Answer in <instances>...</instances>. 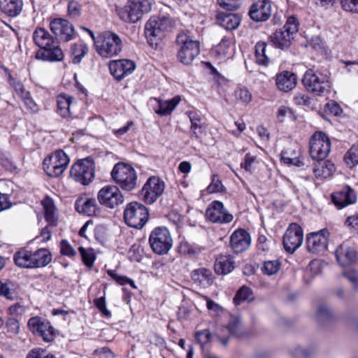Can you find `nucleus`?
I'll return each instance as SVG.
<instances>
[{
	"mask_svg": "<svg viewBox=\"0 0 358 358\" xmlns=\"http://www.w3.org/2000/svg\"><path fill=\"white\" fill-rule=\"evenodd\" d=\"M173 27L172 19L166 15L152 16L145 26V36L148 43L157 48L162 38V33L169 31Z\"/></svg>",
	"mask_w": 358,
	"mask_h": 358,
	"instance_id": "obj_1",
	"label": "nucleus"
},
{
	"mask_svg": "<svg viewBox=\"0 0 358 358\" xmlns=\"http://www.w3.org/2000/svg\"><path fill=\"white\" fill-rule=\"evenodd\" d=\"M122 41L117 34L106 31L98 34L95 50L101 57L105 58L117 57L122 52Z\"/></svg>",
	"mask_w": 358,
	"mask_h": 358,
	"instance_id": "obj_2",
	"label": "nucleus"
},
{
	"mask_svg": "<svg viewBox=\"0 0 358 358\" xmlns=\"http://www.w3.org/2000/svg\"><path fill=\"white\" fill-rule=\"evenodd\" d=\"M303 84L308 91L312 92L317 95L324 96L330 92L331 83L329 73L315 71L313 69H308L303 75Z\"/></svg>",
	"mask_w": 358,
	"mask_h": 358,
	"instance_id": "obj_3",
	"label": "nucleus"
},
{
	"mask_svg": "<svg viewBox=\"0 0 358 358\" xmlns=\"http://www.w3.org/2000/svg\"><path fill=\"white\" fill-rule=\"evenodd\" d=\"M176 43L180 47L177 58L185 65H189L200 53V43L194 40L187 34L180 33L177 36Z\"/></svg>",
	"mask_w": 358,
	"mask_h": 358,
	"instance_id": "obj_4",
	"label": "nucleus"
},
{
	"mask_svg": "<svg viewBox=\"0 0 358 358\" xmlns=\"http://www.w3.org/2000/svg\"><path fill=\"white\" fill-rule=\"evenodd\" d=\"M297 31V19L294 16L289 17L283 27L276 30L271 36V40L277 48L282 50L287 49L289 47Z\"/></svg>",
	"mask_w": 358,
	"mask_h": 358,
	"instance_id": "obj_5",
	"label": "nucleus"
},
{
	"mask_svg": "<svg viewBox=\"0 0 358 358\" xmlns=\"http://www.w3.org/2000/svg\"><path fill=\"white\" fill-rule=\"evenodd\" d=\"M149 242L153 252L157 255H165L173 246V238L165 227H157L150 233Z\"/></svg>",
	"mask_w": 358,
	"mask_h": 358,
	"instance_id": "obj_6",
	"label": "nucleus"
},
{
	"mask_svg": "<svg viewBox=\"0 0 358 358\" xmlns=\"http://www.w3.org/2000/svg\"><path fill=\"white\" fill-rule=\"evenodd\" d=\"M164 181L157 176H150L138 193L139 199L145 203L151 205L163 194Z\"/></svg>",
	"mask_w": 358,
	"mask_h": 358,
	"instance_id": "obj_7",
	"label": "nucleus"
},
{
	"mask_svg": "<svg viewBox=\"0 0 358 358\" xmlns=\"http://www.w3.org/2000/svg\"><path fill=\"white\" fill-rule=\"evenodd\" d=\"M69 162L68 155L63 150H57L44 159L43 170L50 177H59L66 169Z\"/></svg>",
	"mask_w": 358,
	"mask_h": 358,
	"instance_id": "obj_8",
	"label": "nucleus"
},
{
	"mask_svg": "<svg viewBox=\"0 0 358 358\" xmlns=\"http://www.w3.org/2000/svg\"><path fill=\"white\" fill-rule=\"evenodd\" d=\"M94 163L92 157H88L78 161L70 171L71 176L83 185H87L94 178Z\"/></svg>",
	"mask_w": 358,
	"mask_h": 358,
	"instance_id": "obj_9",
	"label": "nucleus"
},
{
	"mask_svg": "<svg viewBox=\"0 0 358 358\" xmlns=\"http://www.w3.org/2000/svg\"><path fill=\"white\" fill-rule=\"evenodd\" d=\"M330 150V140L326 134L317 131L311 136L309 153L313 160L323 161L329 154Z\"/></svg>",
	"mask_w": 358,
	"mask_h": 358,
	"instance_id": "obj_10",
	"label": "nucleus"
},
{
	"mask_svg": "<svg viewBox=\"0 0 358 358\" xmlns=\"http://www.w3.org/2000/svg\"><path fill=\"white\" fill-rule=\"evenodd\" d=\"M111 176L123 189L131 191L134 189V170L131 165L123 162L116 164L111 171Z\"/></svg>",
	"mask_w": 358,
	"mask_h": 358,
	"instance_id": "obj_11",
	"label": "nucleus"
},
{
	"mask_svg": "<svg viewBox=\"0 0 358 358\" xmlns=\"http://www.w3.org/2000/svg\"><path fill=\"white\" fill-rule=\"evenodd\" d=\"M29 329L35 335L41 337L45 342L54 340L56 333L50 322L41 317H31L27 322Z\"/></svg>",
	"mask_w": 358,
	"mask_h": 358,
	"instance_id": "obj_12",
	"label": "nucleus"
},
{
	"mask_svg": "<svg viewBox=\"0 0 358 358\" xmlns=\"http://www.w3.org/2000/svg\"><path fill=\"white\" fill-rule=\"evenodd\" d=\"M97 200L103 206L113 209L124 201L119 188L115 185H106L97 194Z\"/></svg>",
	"mask_w": 358,
	"mask_h": 358,
	"instance_id": "obj_13",
	"label": "nucleus"
},
{
	"mask_svg": "<svg viewBox=\"0 0 358 358\" xmlns=\"http://www.w3.org/2000/svg\"><path fill=\"white\" fill-rule=\"evenodd\" d=\"M243 334L241 321L239 317L231 316L227 326H222L217 330L216 336L224 345H227L231 336L240 338Z\"/></svg>",
	"mask_w": 358,
	"mask_h": 358,
	"instance_id": "obj_14",
	"label": "nucleus"
},
{
	"mask_svg": "<svg viewBox=\"0 0 358 358\" xmlns=\"http://www.w3.org/2000/svg\"><path fill=\"white\" fill-rule=\"evenodd\" d=\"M303 240L302 228L296 223H292L286 230L282 243L285 250L289 253H293L301 245Z\"/></svg>",
	"mask_w": 358,
	"mask_h": 358,
	"instance_id": "obj_15",
	"label": "nucleus"
},
{
	"mask_svg": "<svg viewBox=\"0 0 358 358\" xmlns=\"http://www.w3.org/2000/svg\"><path fill=\"white\" fill-rule=\"evenodd\" d=\"M206 216L210 222L219 224H228L234 219L233 215L220 201H213L209 204L206 210Z\"/></svg>",
	"mask_w": 358,
	"mask_h": 358,
	"instance_id": "obj_16",
	"label": "nucleus"
},
{
	"mask_svg": "<svg viewBox=\"0 0 358 358\" xmlns=\"http://www.w3.org/2000/svg\"><path fill=\"white\" fill-rule=\"evenodd\" d=\"M329 235V233L327 229L308 234L306 245L308 251L313 253L324 251L327 248Z\"/></svg>",
	"mask_w": 358,
	"mask_h": 358,
	"instance_id": "obj_17",
	"label": "nucleus"
},
{
	"mask_svg": "<svg viewBox=\"0 0 358 358\" xmlns=\"http://www.w3.org/2000/svg\"><path fill=\"white\" fill-rule=\"evenodd\" d=\"M50 28L55 36L64 41L71 40L75 31L73 24L62 18H55L52 20Z\"/></svg>",
	"mask_w": 358,
	"mask_h": 358,
	"instance_id": "obj_18",
	"label": "nucleus"
},
{
	"mask_svg": "<svg viewBox=\"0 0 358 358\" xmlns=\"http://www.w3.org/2000/svg\"><path fill=\"white\" fill-rule=\"evenodd\" d=\"M108 65L110 73L117 80L124 78L134 71V62L130 59L113 60Z\"/></svg>",
	"mask_w": 358,
	"mask_h": 358,
	"instance_id": "obj_19",
	"label": "nucleus"
},
{
	"mask_svg": "<svg viewBox=\"0 0 358 358\" xmlns=\"http://www.w3.org/2000/svg\"><path fill=\"white\" fill-rule=\"evenodd\" d=\"M331 201L338 208L341 209L357 201V194L350 186H345L341 190L331 194Z\"/></svg>",
	"mask_w": 358,
	"mask_h": 358,
	"instance_id": "obj_20",
	"label": "nucleus"
},
{
	"mask_svg": "<svg viewBox=\"0 0 358 358\" xmlns=\"http://www.w3.org/2000/svg\"><path fill=\"white\" fill-rule=\"evenodd\" d=\"M180 97L174 96L169 100H162L157 98H150L149 104L156 113L161 116L170 115L180 101Z\"/></svg>",
	"mask_w": 358,
	"mask_h": 358,
	"instance_id": "obj_21",
	"label": "nucleus"
},
{
	"mask_svg": "<svg viewBox=\"0 0 358 358\" xmlns=\"http://www.w3.org/2000/svg\"><path fill=\"white\" fill-rule=\"evenodd\" d=\"M272 6L269 0H259L252 4L249 12L252 20L256 22L267 20L271 15Z\"/></svg>",
	"mask_w": 358,
	"mask_h": 358,
	"instance_id": "obj_22",
	"label": "nucleus"
},
{
	"mask_svg": "<svg viewBox=\"0 0 358 358\" xmlns=\"http://www.w3.org/2000/svg\"><path fill=\"white\" fill-rule=\"evenodd\" d=\"M36 58L45 62H60L64 58V53L56 41L50 46L38 50L36 52Z\"/></svg>",
	"mask_w": 358,
	"mask_h": 358,
	"instance_id": "obj_23",
	"label": "nucleus"
},
{
	"mask_svg": "<svg viewBox=\"0 0 358 358\" xmlns=\"http://www.w3.org/2000/svg\"><path fill=\"white\" fill-rule=\"evenodd\" d=\"M250 245V236L243 229L236 230L230 237V245L236 253L247 250Z\"/></svg>",
	"mask_w": 358,
	"mask_h": 358,
	"instance_id": "obj_24",
	"label": "nucleus"
},
{
	"mask_svg": "<svg viewBox=\"0 0 358 358\" xmlns=\"http://www.w3.org/2000/svg\"><path fill=\"white\" fill-rule=\"evenodd\" d=\"M57 112L63 117H69L76 106L74 97L66 94H61L57 97Z\"/></svg>",
	"mask_w": 358,
	"mask_h": 358,
	"instance_id": "obj_25",
	"label": "nucleus"
},
{
	"mask_svg": "<svg viewBox=\"0 0 358 358\" xmlns=\"http://www.w3.org/2000/svg\"><path fill=\"white\" fill-rule=\"evenodd\" d=\"M335 255L338 262L342 266L350 265L357 259L356 251L344 243L336 248Z\"/></svg>",
	"mask_w": 358,
	"mask_h": 358,
	"instance_id": "obj_26",
	"label": "nucleus"
},
{
	"mask_svg": "<svg viewBox=\"0 0 358 358\" xmlns=\"http://www.w3.org/2000/svg\"><path fill=\"white\" fill-rule=\"evenodd\" d=\"M216 20L218 24L228 31L237 29L241 20L238 15L228 12H217Z\"/></svg>",
	"mask_w": 358,
	"mask_h": 358,
	"instance_id": "obj_27",
	"label": "nucleus"
},
{
	"mask_svg": "<svg viewBox=\"0 0 358 358\" xmlns=\"http://www.w3.org/2000/svg\"><path fill=\"white\" fill-rule=\"evenodd\" d=\"M275 83L280 91L288 92L295 87L296 78L292 72L283 71L277 75Z\"/></svg>",
	"mask_w": 358,
	"mask_h": 358,
	"instance_id": "obj_28",
	"label": "nucleus"
},
{
	"mask_svg": "<svg viewBox=\"0 0 358 358\" xmlns=\"http://www.w3.org/2000/svg\"><path fill=\"white\" fill-rule=\"evenodd\" d=\"M22 7V0H0V10L9 17L19 15Z\"/></svg>",
	"mask_w": 358,
	"mask_h": 358,
	"instance_id": "obj_29",
	"label": "nucleus"
},
{
	"mask_svg": "<svg viewBox=\"0 0 358 358\" xmlns=\"http://www.w3.org/2000/svg\"><path fill=\"white\" fill-rule=\"evenodd\" d=\"M234 268V261L231 255H220L215 260L214 269L217 274L227 275Z\"/></svg>",
	"mask_w": 358,
	"mask_h": 358,
	"instance_id": "obj_30",
	"label": "nucleus"
},
{
	"mask_svg": "<svg viewBox=\"0 0 358 358\" xmlns=\"http://www.w3.org/2000/svg\"><path fill=\"white\" fill-rule=\"evenodd\" d=\"M76 209L78 212L88 216L97 215L100 212L94 199H79L76 202Z\"/></svg>",
	"mask_w": 358,
	"mask_h": 358,
	"instance_id": "obj_31",
	"label": "nucleus"
},
{
	"mask_svg": "<svg viewBox=\"0 0 358 358\" xmlns=\"http://www.w3.org/2000/svg\"><path fill=\"white\" fill-rule=\"evenodd\" d=\"M33 40L34 43L40 49L50 46L52 43L56 42L54 37L44 28H36L33 33Z\"/></svg>",
	"mask_w": 358,
	"mask_h": 358,
	"instance_id": "obj_32",
	"label": "nucleus"
},
{
	"mask_svg": "<svg viewBox=\"0 0 358 358\" xmlns=\"http://www.w3.org/2000/svg\"><path fill=\"white\" fill-rule=\"evenodd\" d=\"M14 262L20 268H34V253L31 251L22 250L14 255Z\"/></svg>",
	"mask_w": 358,
	"mask_h": 358,
	"instance_id": "obj_33",
	"label": "nucleus"
},
{
	"mask_svg": "<svg viewBox=\"0 0 358 358\" xmlns=\"http://www.w3.org/2000/svg\"><path fill=\"white\" fill-rule=\"evenodd\" d=\"M334 171V164L330 161L319 162L313 169L315 177L320 179H324L331 176Z\"/></svg>",
	"mask_w": 358,
	"mask_h": 358,
	"instance_id": "obj_34",
	"label": "nucleus"
},
{
	"mask_svg": "<svg viewBox=\"0 0 358 358\" xmlns=\"http://www.w3.org/2000/svg\"><path fill=\"white\" fill-rule=\"evenodd\" d=\"M211 275V271L205 268L195 269L191 273L192 280L203 287L210 284Z\"/></svg>",
	"mask_w": 358,
	"mask_h": 358,
	"instance_id": "obj_35",
	"label": "nucleus"
},
{
	"mask_svg": "<svg viewBox=\"0 0 358 358\" xmlns=\"http://www.w3.org/2000/svg\"><path fill=\"white\" fill-rule=\"evenodd\" d=\"M34 253V268L47 266L52 260L50 251L45 248L37 250Z\"/></svg>",
	"mask_w": 358,
	"mask_h": 358,
	"instance_id": "obj_36",
	"label": "nucleus"
},
{
	"mask_svg": "<svg viewBox=\"0 0 358 358\" xmlns=\"http://www.w3.org/2000/svg\"><path fill=\"white\" fill-rule=\"evenodd\" d=\"M267 45L265 42L259 41L255 45L256 62L262 66H267L270 62L266 50Z\"/></svg>",
	"mask_w": 358,
	"mask_h": 358,
	"instance_id": "obj_37",
	"label": "nucleus"
},
{
	"mask_svg": "<svg viewBox=\"0 0 358 358\" xmlns=\"http://www.w3.org/2000/svg\"><path fill=\"white\" fill-rule=\"evenodd\" d=\"M134 10V0H128L127 3L122 8H120L117 9L118 15L120 18L127 22V23H132L134 22L132 20V16Z\"/></svg>",
	"mask_w": 358,
	"mask_h": 358,
	"instance_id": "obj_38",
	"label": "nucleus"
},
{
	"mask_svg": "<svg viewBox=\"0 0 358 358\" xmlns=\"http://www.w3.org/2000/svg\"><path fill=\"white\" fill-rule=\"evenodd\" d=\"M46 221L51 225L55 226L57 223V217L55 213V206L52 201L47 199L43 201Z\"/></svg>",
	"mask_w": 358,
	"mask_h": 358,
	"instance_id": "obj_39",
	"label": "nucleus"
},
{
	"mask_svg": "<svg viewBox=\"0 0 358 358\" xmlns=\"http://www.w3.org/2000/svg\"><path fill=\"white\" fill-rule=\"evenodd\" d=\"M73 61L75 64H79L88 51L87 45L84 43H76L71 46Z\"/></svg>",
	"mask_w": 358,
	"mask_h": 358,
	"instance_id": "obj_40",
	"label": "nucleus"
},
{
	"mask_svg": "<svg viewBox=\"0 0 358 358\" xmlns=\"http://www.w3.org/2000/svg\"><path fill=\"white\" fill-rule=\"evenodd\" d=\"M136 213L139 215V222L136 224V229H142L149 220V210L142 203L136 201Z\"/></svg>",
	"mask_w": 358,
	"mask_h": 358,
	"instance_id": "obj_41",
	"label": "nucleus"
},
{
	"mask_svg": "<svg viewBox=\"0 0 358 358\" xmlns=\"http://www.w3.org/2000/svg\"><path fill=\"white\" fill-rule=\"evenodd\" d=\"M316 320L319 324L322 325L332 319L331 310L324 305H320L316 312Z\"/></svg>",
	"mask_w": 358,
	"mask_h": 358,
	"instance_id": "obj_42",
	"label": "nucleus"
},
{
	"mask_svg": "<svg viewBox=\"0 0 358 358\" xmlns=\"http://www.w3.org/2000/svg\"><path fill=\"white\" fill-rule=\"evenodd\" d=\"M280 266L281 264L278 260L265 261L262 267V271L267 275H272L279 271Z\"/></svg>",
	"mask_w": 358,
	"mask_h": 358,
	"instance_id": "obj_43",
	"label": "nucleus"
},
{
	"mask_svg": "<svg viewBox=\"0 0 358 358\" xmlns=\"http://www.w3.org/2000/svg\"><path fill=\"white\" fill-rule=\"evenodd\" d=\"M344 160L350 167H354L358 164V145H353L350 148L345 155Z\"/></svg>",
	"mask_w": 358,
	"mask_h": 358,
	"instance_id": "obj_44",
	"label": "nucleus"
},
{
	"mask_svg": "<svg viewBox=\"0 0 358 358\" xmlns=\"http://www.w3.org/2000/svg\"><path fill=\"white\" fill-rule=\"evenodd\" d=\"M252 298L251 289L246 287H242L236 294L234 298V303L236 306H239L243 302L250 300Z\"/></svg>",
	"mask_w": 358,
	"mask_h": 358,
	"instance_id": "obj_45",
	"label": "nucleus"
},
{
	"mask_svg": "<svg viewBox=\"0 0 358 358\" xmlns=\"http://www.w3.org/2000/svg\"><path fill=\"white\" fill-rule=\"evenodd\" d=\"M234 95L236 100L242 103H249L252 100V94L245 87L236 89L234 91Z\"/></svg>",
	"mask_w": 358,
	"mask_h": 358,
	"instance_id": "obj_46",
	"label": "nucleus"
},
{
	"mask_svg": "<svg viewBox=\"0 0 358 358\" xmlns=\"http://www.w3.org/2000/svg\"><path fill=\"white\" fill-rule=\"evenodd\" d=\"M78 250L81 255L84 264L87 267H92L95 260V255L92 249H85L80 247Z\"/></svg>",
	"mask_w": 358,
	"mask_h": 358,
	"instance_id": "obj_47",
	"label": "nucleus"
},
{
	"mask_svg": "<svg viewBox=\"0 0 358 358\" xmlns=\"http://www.w3.org/2000/svg\"><path fill=\"white\" fill-rule=\"evenodd\" d=\"M187 115L191 122L190 127H205V122L201 113L199 111H189Z\"/></svg>",
	"mask_w": 358,
	"mask_h": 358,
	"instance_id": "obj_48",
	"label": "nucleus"
},
{
	"mask_svg": "<svg viewBox=\"0 0 358 358\" xmlns=\"http://www.w3.org/2000/svg\"><path fill=\"white\" fill-rule=\"evenodd\" d=\"M7 332L11 336H16L20 333V324L18 320L15 317H9L6 322Z\"/></svg>",
	"mask_w": 358,
	"mask_h": 358,
	"instance_id": "obj_49",
	"label": "nucleus"
},
{
	"mask_svg": "<svg viewBox=\"0 0 358 358\" xmlns=\"http://www.w3.org/2000/svg\"><path fill=\"white\" fill-rule=\"evenodd\" d=\"M124 219L129 227H134V202L127 204L124 212Z\"/></svg>",
	"mask_w": 358,
	"mask_h": 358,
	"instance_id": "obj_50",
	"label": "nucleus"
},
{
	"mask_svg": "<svg viewBox=\"0 0 358 358\" xmlns=\"http://www.w3.org/2000/svg\"><path fill=\"white\" fill-rule=\"evenodd\" d=\"M0 296H3L7 299L15 300L17 298V294L13 289H10L8 284H4L0 281Z\"/></svg>",
	"mask_w": 358,
	"mask_h": 358,
	"instance_id": "obj_51",
	"label": "nucleus"
},
{
	"mask_svg": "<svg viewBox=\"0 0 358 358\" xmlns=\"http://www.w3.org/2000/svg\"><path fill=\"white\" fill-rule=\"evenodd\" d=\"M211 334L208 329H203L196 332L195 339L201 348L210 341Z\"/></svg>",
	"mask_w": 358,
	"mask_h": 358,
	"instance_id": "obj_52",
	"label": "nucleus"
},
{
	"mask_svg": "<svg viewBox=\"0 0 358 358\" xmlns=\"http://www.w3.org/2000/svg\"><path fill=\"white\" fill-rule=\"evenodd\" d=\"M107 273L118 284L122 285L129 284L131 287H134V282L132 280H130L125 276L119 275L115 271L108 270Z\"/></svg>",
	"mask_w": 358,
	"mask_h": 358,
	"instance_id": "obj_53",
	"label": "nucleus"
},
{
	"mask_svg": "<svg viewBox=\"0 0 358 358\" xmlns=\"http://www.w3.org/2000/svg\"><path fill=\"white\" fill-rule=\"evenodd\" d=\"M107 273L118 284L122 285L129 284L131 287H134V282L132 280H130L125 276L119 275L115 271L108 270Z\"/></svg>",
	"mask_w": 358,
	"mask_h": 358,
	"instance_id": "obj_54",
	"label": "nucleus"
},
{
	"mask_svg": "<svg viewBox=\"0 0 358 358\" xmlns=\"http://www.w3.org/2000/svg\"><path fill=\"white\" fill-rule=\"evenodd\" d=\"M27 358H55V357L40 348L31 350L27 356Z\"/></svg>",
	"mask_w": 358,
	"mask_h": 358,
	"instance_id": "obj_55",
	"label": "nucleus"
},
{
	"mask_svg": "<svg viewBox=\"0 0 358 358\" xmlns=\"http://www.w3.org/2000/svg\"><path fill=\"white\" fill-rule=\"evenodd\" d=\"M151 10L149 0H136V16L138 14L148 13Z\"/></svg>",
	"mask_w": 358,
	"mask_h": 358,
	"instance_id": "obj_56",
	"label": "nucleus"
},
{
	"mask_svg": "<svg viewBox=\"0 0 358 358\" xmlns=\"http://www.w3.org/2000/svg\"><path fill=\"white\" fill-rule=\"evenodd\" d=\"M341 5L345 11L358 13V0H341Z\"/></svg>",
	"mask_w": 358,
	"mask_h": 358,
	"instance_id": "obj_57",
	"label": "nucleus"
},
{
	"mask_svg": "<svg viewBox=\"0 0 358 358\" xmlns=\"http://www.w3.org/2000/svg\"><path fill=\"white\" fill-rule=\"evenodd\" d=\"M60 251L62 255L73 257L76 252L66 240H62L60 243Z\"/></svg>",
	"mask_w": 358,
	"mask_h": 358,
	"instance_id": "obj_58",
	"label": "nucleus"
},
{
	"mask_svg": "<svg viewBox=\"0 0 358 358\" xmlns=\"http://www.w3.org/2000/svg\"><path fill=\"white\" fill-rule=\"evenodd\" d=\"M10 84L14 88L15 92L18 94V96L22 98L24 96H27L29 92L27 91L21 82L17 81L15 79H10Z\"/></svg>",
	"mask_w": 358,
	"mask_h": 358,
	"instance_id": "obj_59",
	"label": "nucleus"
},
{
	"mask_svg": "<svg viewBox=\"0 0 358 358\" xmlns=\"http://www.w3.org/2000/svg\"><path fill=\"white\" fill-rule=\"evenodd\" d=\"M223 185L216 175L213 176L212 181L207 189L210 193L219 192L222 189Z\"/></svg>",
	"mask_w": 358,
	"mask_h": 358,
	"instance_id": "obj_60",
	"label": "nucleus"
},
{
	"mask_svg": "<svg viewBox=\"0 0 358 358\" xmlns=\"http://www.w3.org/2000/svg\"><path fill=\"white\" fill-rule=\"evenodd\" d=\"M7 311L8 313L10 315L18 316L22 315L25 313L26 308L23 305L20 304V303H16L10 306L8 308Z\"/></svg>",
	"mask_w": 358,
	"mask_h": 358,
	"instance_id": "obj_61",
	"label": "nucleus"
},
{
	"mask_svg": "<svg viewBox=\"0 0 358 358\" xmlns=\"http://www.w3.org/2000/svg\"><path fill=\"white\" fill-rule=\"evenodd\" d=\"M343 275L352 284L355 289L358 288V273L355 270H346Z\"/></svg>",
	"mask_w": 358,
	"mask_h": 358,
	"instance_id": "obj_62",
	"label": "nucleus"
},
{
	"mask_svg": "<svg viewBox=\"0 0 358 358\" xmlns=\"http://www.w3.org/2000/svg\"><path fill=\"white\" fill-rule=\"evenodd\" d=\"M255 159V156H252L250 153H247L244 157V161L241 164V168H243L247 171H251Z\"/></svg>",
	"mask_w": 358,
	"mask_h": 358,
	"instance_id": "obj_63",
	"label": "nucleus"
},
{
	"mask_svg": "<svg viewBox=\"0 0 358 358\" xmlns=\"http://www.w3.org/2000/svg\"><path fill=\"white\" fill-rule=\"evenodd\" d=\"M326 108L329 110V112L330 113H331L332 115H334L335 116L340 115L343 112V110H342L341 107L340 106V105L338 103H336V101H332V100L329 101L328 103H327Z\"/></svg>",
	"mask_w": 358,
	"mask_h": 358,
	"instance_id": "obj_64",
	"label": "nucleus"
}]
</instances>
